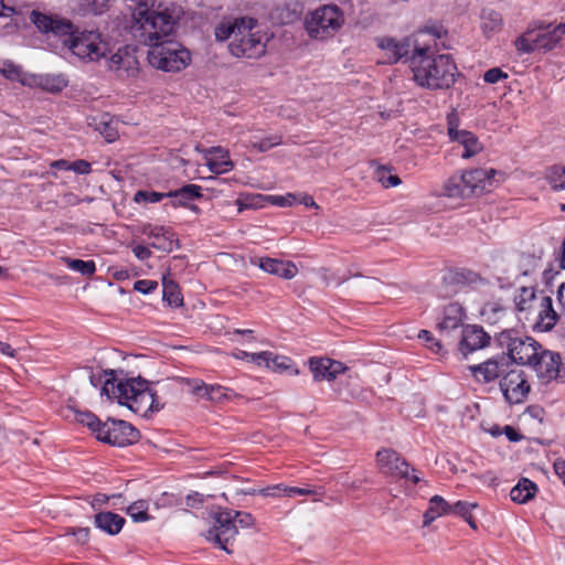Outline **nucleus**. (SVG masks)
Instances as JSON below:
<instances>
[{
    "label": "nucleus",
    "instance_id": "1",
    "mask_svg": "<svg viewBox=\"0 0 565 565\" xmlns=\"http://www.w3.org/2000/svg\"><path fill=\"white\" fill-rule=\"evenodd\" d=\"M89 382L94 387L100 386V395L118 404L127 406L141 416L159 412L164 404H160L156 392L149 382L141 376L117 379L114 370H105L103 374H90Z\"/></svg>",
    "mask_w": 565,
    "mask_h": 565
},
{
    "label": "nucleus",
    "instance_id": "2",
    "mask_svg": "<svg viewBox=\"0 0 565 565\" xmlns=\"http://www.w3.org/2000/svg\"><path fill=\"white\" fill-rule=\"evenodd\" d=\"M415 83L426 89L443 90L456 83L458 70L449 54H430V47L414 45L409 57Z\"/></svg>",
    "mask_w": 565,
    "mask_h": 565
},
{
    "label": "nucleus",
    "instance_id": "3",
    "mask_svg": "<svg viewBox=\"0 0 565 565\" xmlns=\"http://www.w3.org/2000/svg\"><path fill=\"white\" fill-rule=\"evenodd\" d=\"M174 28L171 14L145 9L135 14L130 31L136 41L153 49L154 44L170 38Z\"/></svg>",
    "mask_w": 565,
    "mask_h": 565
},
{
    "label": "nucleus",
    "instance_id": "4",
    "mask_svg": "<svg viewBox=\"0 0 565 565\" xmlns=\"http://www.w3.org/2000/svg\"><path fill=\"white\" fill-rule=\"evenodd\" d=\"M257 20L241 18V28H237L234 40H231L228 50L238 58H259L266 52V39L257 29Z\"/></svg>",
    "mask_w": 565,
    "mask_h": 565
},
{
    "label": "nucleus",
    "instance_id": "5",
    "mask_svg": "<svg viewBox=\"0 0 565 565\" xmlns=\"http://www.w3.org/2000/svg\"><path fill=\"white\" fill-rule=\"evenodd\" d=\"M495 341L501 348H507V358L515 365L530 366L534 362L536 354L542 349V344L529 335H523L514 329H505L495 335Z\"/></svg>",
    "mask_w": 565,
    "mask_h": 565
},
{
    "label": "nucleus",
    "instance_id": "6",
    "mask_svg": "<svg viewBox=\"0 0 565 565\" xmlns=\"http://www.w3.org/2000/svg\"><path fill=\"white\" fill-rule=\"evenodd\" d=\"M148 61L151 66L163 72H179L189 65L191 57L190 52L179 42L168 38L149 49Z\"/></svg>",
    "mask_w": 565,
    "mask_h": 565
},
{
    "label": "nucleus",
    "instance_id": "7",
    "mask_svg": "<svg viewBox=\"0 0 565 565\" xmlns=\"http://www.w3.org/2000/svg\"><path fill=\"white\" fill-rule=\"evenodd\" d=\"M343 23L341 10L335 4H323L305 19V28L313 39H326L334 34Z\"/></svg>",
    "mask_w": 565,
    "mask_h": 565
},
{
    "label": "nucleus",
    "instance_id": "8",
    "mask_svg": "<svg viewBox=\"0 0 565 565\" xmlns=\"http://www.w3.org/2000/svg\"><path fill=\"white\" fill-rule=\"evenodd\" d=\"M214 525L205 533V539L216 546L232 553L228 548V544L233 542L238 533L235 525V518L233 516V510L220 509L213 515Z\"/></svg>",
    "mask_w": 565,
    "mask_h": 565
},
{
    "label": "nucleus",
    "instance_id": "9",
    "mask_svg": "<svg viewBox=\"0 0 565 565\" xmlns=\"http://www.w3.org/2000/svg\"><path fill=\"white\" fill-rule=\"evenodd\" d=\"M97 439L111 446L126 447L138 443L140 433L126 420L108 418L98 430Z\"/></svg>",
    "mask_w": 565,
    "mask_h": 565
},
{
    "label": "nucleus",
    "instance_id": "10",
    "mask_svg": "<svg viewBox=\"0 0 565 565\" xmlns=\"http://www.w3.org/2000/svg\"><path fill=\"white\" fill-rule=\"evenodd\" d=\"M499 386L504 399L509 404L523 403L531 390L526 374L513 363L511 367H507L499 382Z\"/></svg>",
    "mask_w": 565,
    "mask_h": 565
},
{
    "label": "nucleus",
    "instance_id": "11",
    "mask_svg": "<svg viewBox=\"0 0 565 565\" xmlns=\"http://www.w3.org/2000/svg\"><path fill=\"white\" fill-rule=\"evenodd\" d=\"M71 52L82 60H98L104 53L99 43V34L93 31H83L75 33L71 40H63Z\"/></svg>",
    "mask_w": 565,
    "mask_h": 565
},
{
    "label": "nucleus",
    "instance_id": "12",
    "mask_svg": "<svg viewBox=\"0 0 565 565\" xmlns=\"http://www.w3.org/2000/svg\"><path fill=\"white\" fill-rule=\"evenodd\" d=\"M561 365L562 358L559 353L542 347L530 367L535 372L540 383L547 385L557 379Z\"/></svg>",
    "mask_w": 565,
    "mask_h": 565
},
{
    "label": "nucleus",
    "instance_id": "13",
    "mask_svg": "<svg viewBox=\"0 0 565 565\" xmlns=\"http://www.w3.org/2000/svg\"><path fill=\"white\" fill-rule=\"evenodd\" d=\"M376 459L380 468L385 473L409 479L414 484H417L420 481L416 473L409 475V463L395 450H379ZM412 471L415 472L416 470L413 468Z\"/></svg>",
    "mask_w": 565,
    "mask_h": 565
},
{
    "label": "nucleus",
    "instance_id": "14",
    "mask_svg": "<svg viewBox=\"0 0 565 565\" xmlns=\"http://www.w3.org/2000/svg\"><path fill=\"white\" fill-rule=\"evenodd\" d=\"M31 22L43 33H53L55 36L71 40L77 32V28L66 19L47 15L33 10L31 12Z\"/></svg>",
    "mask_w": 565,
    "mask_h": 565
},
{
    "label": "nucleus",
    "instance_id": "15",
    "mask_svg": "<svg viewBox=\"0 0 565 565\" xmlns=\"http://www.w3.org/2000/svg\"><path fill=\"white\" fill-rule=\"evenodd\" d=\"M512 362L504 354L493 359H489L483 363L471 365L469 369L477 380H482L484 383H490L495 379L503 376L507 367H511Z\"/></svg>",
    "mask_w": 565,
    "mask_h": 565
},
{
    "label": "nucleus",
    "instance_id": "16",
    "mask_svg": "<svg viewBox=\"0 0 565 565\" xmlns=\"http://www.w3.org/2000/svg\"><path fill=\"white\" fill-rule=\"evenodd\" d=\"M494 169H472L462 173L467 189L471 190L472 195H480L483 192H490L495 184Z\"/></svg>",
    "mask_w": 565,
    "mask_h": 565
},
{
    "label": "nucleus",
    "instance_id": "17",
    "mask_svg": "<svg viewBox=\"0 0 565 565\" xmlns=\"http://www.w3.org/2000/svg\"><path fill=\"white\" fill-rule=\"evenodd\" d=\"M142 234L152 239L151 247L163 253H171L179 247L175 233L169 227L148 224L143 226Z\"/></svg>",
    "mask_w": 565,
    "mask_h": 565
},
{
    "label": "nucleus",
    "instance_id": "18",
    "mask_svg": "<svg viewBox=\"0 0 565 565\" xmlns=\"http://www.w3.org/2000/svg\"><path fill=\"white\" fill-rule=\"evenodd\" d=\"M490 335L482 327L470 324L462 329V337L459 344V351L463 356L469 353L483 349L490 343Z\"/></svg>",
    "mask_w": 565,
    "mask_h": 565
},
{
    "label": "nucleus",
    "instance_id": "19",
    "mask_svg": "<svg viewBox=\"0 0 565 565\" xmlns=\"http://www.w3.org/2000/svg\"><path fill=\"white\" fill-rule=\"evenodd\" d=\"M480 280L479 274L467 268L449 270L443 278V282L447 288V296L457 294L462 287L475 285Z\"/></svg>",
    "mask_w": 565,
    "mask_h": 565
},
{
    "label": "nucleus",
    "instance_id": "20",
    "mask_svg": "<svg viewBox=\"0 0 565 565\" xmlns=\"http://www.w3.org/2000/svg\"><path fill=\"white\" fill-rule=\"evenodd\" d=\"M448 136L451 141L458 142V145L463 148V151L461 152V157L463 159H469L482 150V143L473 132L465 129H457L451 122H449L448 126Z\"/></svg>",
    "mask_w": 565,
    "mask_h": 565
},
{
    "label": "nucleus",
    "instance_id": "21",
    "mask_svg": "<svg viewBox=\"0 0 565 565\" xmlns=\"http://www.w3.org/2000/svg\"><path fill=\"white\" fill-rule=\"evenodd\" d=\"M536 313L533 329L542 332L550 331L554 328L558 320V315L553 308L552 298L550 296H541L540 303L534 311Z\"/></svg>",
    "mask_w": 565,
    "mask_h": 565
},
{
    "label": "nucleus",
    "instance_id": "22",
    "mask_svg": "<svg viewBox=\"0 0 565 565\" xmlns=\"http://www.w3.org/2000/svg\"><path fill=\"white\" fill-rule=\"evenodd\" d=\"M254 264L258 265L262 270L284 279H291L298 273L297 266L290 260L259 257Z\"/></svg>",
    "mask_w": 565,
    "mask_h": 565
},
{
    "label": "nucleus",
    "instance_id": "23",
    "mask_svg": "<svg viewBox=\"0 0 565 565\" xmlns=\"http://www.w3.org/2000/svg\"><path fill=\"white\" fill-rule=\"evenodd\" d=\"M110 70L115 71L121 78L137 76L139 72V63L135 55L120 50L110 58Z\"/></svg>",
    "mask_w": 565,
    "mask_h": 565
},
{
    "label": "nucleus",
    "instance_id": "24",
    "mask_svg": "<svg viewBox=\"0 0 565 565\" xmlns=\"http://www.w3.org/2000/svg\"><path fill=\"white\" fill-rule=\"evenodd\" d=\"M463 317V308L459 303L452 302L446 306L443 311L441 320L437 323L439 333L449 334L452 330L460 328Z\"/></svg>",
    "mask_w": 565,
    "mask_h": 565
},
{
    "label": "nucleus",
    "instance_id": "25",
    "mask_svg": "<svg viewBox=\"0 0 565 565\" xmlns=\"http://www.w3.org/2000/svg\"><path fill=\"white\" fill-rule=\"evenodd\" d=\"M537 29L539 33L535 34L537 46L546 51L554 49L559 43L563 35H565V23H559L553 28L551 24L545 26L541 24Z\"/></svg>",
    "mask_w": 565,
    "mask_h": 565
},
{
    "label": "nucleus",
    "instance_id": "26",
    "mask_svg": "<svg viewBox=\"0 0 565 565\" xmlns=\"http://www.w3.org/2000/svg\"><path fill=\"white\" fill-rule=\"evenodd\" d=\"M540 303V297H537L534 287H521L514 296V305L518 313H523L524 319H529V316L535 311Z\"/></svg>",
    "mask_w": 565,
    "mask_h": 565
},
{
    "label": "nucleus",
    "instance_id": "27",
    "mask_svg": "<svg viewBox=\"0 0 565 565\" xmlns=\"http://www.w3.org/2000/svg\"><path fill=\"white\" fill-rule=\"evenodd\" d=\"M125 523L124 516L111 511H102L94 516V525L108 535H117Z\"/></svg>",
    "mask_w": 565,
    "mask_h": 565
},
{
    "label": "nucleus",
    "instance_id": "28",
    "mask_svg": "<svg viewBox=\"0 0 565 565\" xmlns=\"http://www.w3.org/2000/svg\"><path fill=\"white\" fill-rule=\"evenodd\" d=\"M167 196L172 199L173 207H186L189 203L203 196L202 188L198 184H185L178 190L167 192Z\"/></svg>",
    "mask_w": 565,
    "mask_h": 565
},
{
    "label": "nucleus",
    "instance_id": "29",
    "mask_svg": "<svg viewBox=\"0 0 565 565\" xmlns=\"http://www.w3.org/2000/svg\"><path fill=\"white\" fill-rule=\"evenodd\" d=\"M110 8V0H75L73 12L79 17H97L106 13Z\"/></svg>",
    "mask_w": 565,
    "mask_h": 565
},
{
    "label": "nucleus",
    "instance_id": "30",
    "mask_svg": "<svg viewBox=\"0 0 565 565\" xmlns=\"http://www.w3.org/2000/svg\"><path fill=\"white\" fill-rule=\"evenodd\" d=\"M502 25L503 20L500 12L491 8L482 9L480 13V28L484 36L491 38L501 31Z\"/></svg>",
    "mask_w": 565,
    "mask_h": 565
},
{
    "label": "nucleus",
    "instance_id": "31",
    "mask_svg": "<svg viewBox=\"0 0 565 565\" xmlns=\"http://www.w3.org/2000/svg\"><path fill=\"white\" fill-rule=\"evenodd\" d=\"M537 486L527 478H521L519 482L511 489L510 498L513 502L523 504L535 497Z\"/></svg>",
    "mask_w": 565,
    "mask_h": 565
},
{
    "label": "nucleus",
    "instance_id": "32",
    "mask_svg": "<svg viewBox=\"0 0 565 565\" xmlns=\"http://www.w3.org/2000/svg\"><path fill=\"white\" fill-rule=\"evenodd\" d=\"M444 195L452 199L457 198H469L471 196V190L467 189L462 174L451 175L445 183L443 189Z\"/></svg>",
    "mask_w": 565,
    "mask_h": 565
},
{
    "label": "nucleus",
    "instance_id": "33",
    "mask_svg": "<svg viewBox=\"0 0 565 565\" xmlns=\"http://www.w3.org/2000/svg\"><path fill=\"white\" fill-rule=\"evenodd\" d=\"M451 504L448 503L443 497L434 495L429 500V508L424 513V523L427 525L436 518L441 515H450Z\"/></svg>",
    "mask_w": 565,
    "mask_h": 565
},
{
    "label": "nucleus",
    "instance_id": "34",
    "mask_svg": "<svg viewBox=\"0 0 565 565\" xmlns=\"http://www.w3.org/2000/svg\"><path fill=\"white\" fill-rule=\"evenodd\" d=\"M31 83L50 93H58L67 86V81L63 75L31 76Z\"/></svg>",
    "mask_w": 565,
    "mask_h": 565
},
{
    "label": "nucleus",
    "instance_id": "35",
    "mask_svg": "<svg viewBox=\"0 0 565 565\" xmlns=\"http://www.w3.org/2000/svg\"><path fill=\"white\" fill-rule=\"evenodd\" d=\"M212 153L218 154L216 158L209 159L207 167L211 172L221 174L228 172L233 169L234 164L228 159L227 151L223 150L221 147H213L211 149Z\"/></svg>",
    "mask_w": 565,
    "mask_h": 565
},
{
    "label": "nucleus",
    "instance_id": "36",
    "mask_svg": "<svg viewBox=\"0 0 565 565\" xmlns=\"http://www.w3.org/2000/svg\"><path fill=\"white\" fill-rule=\"evenodd\" d=\"M477 508L478 504L476 502L459 500L456 503L451 504L450 514L462 518L470 525L471 529L477 530L478 524L472 515V511Z\"/></svg>",
    "mask_w": 565,
    "mask_h": 565
},
{
    "label": "nucleus",
    "instance_id": "37",
    "mask_svg": "<svg viewBox=\"0 0 565 565\" xmlns=\"http://www.w3.org/2000/svg\"><path fill=\"white\" fill-rule=\"evenodd\" d=\"M308 364L315 381H330V375H332L329 370L331 359L313 356L309 359Z\"/></svg>",
    "mask_w": 565,
    "mask_h": 565
},
{
    "label": "nucleus",
    "instance_id": "38",
    "mask_svg": "<svg viewBox=\"0 0 565 565\" xmlns=\"http://www.w3.org/2000/svg\"><path fill=\"white\" fill-rule=\"evenodd\" d=\"M0 73L9 81H15L21 83L22 85L31 86V77H29L21 66L14 64L11 61H4L2 67L0 68Z\"/></svg>",
    "mask_w": 565,
    "mask_h": 565
},
{
    "label": "nucleus",
    "instance_id": "39",
    "mask_svg": "<svg viewBox=\"0 0 565 565\" xmlns=\"http://www.w3.org/2000/svg\"><path fill=\"white\" fill-rule=\"evenodd\" d=\"M163 300L172 307H180L183 303L182 295L178 285L171 280L163 278Z\"/></svg>",
    "mask_w": 565,
    "mask_h": 565
},
{
    "label": "nucleus",
    "instance_id": "40",
    "mask_svg": "<svg viewBox=\"0 0 565 565\" xmlns=\"http://www.w3.org/2000/svg\"><path fill=\"white\" fill-rule=\"evenodd\" d=\"M514 45L520 53H532L535 50H539L534 29H529L524 34L519 36L515 40Z\"/></svg>",
    "mask_w": 565,
    "mask_h": 565
},
{
    "label": "nucleus",
    "instance_id": "41",
    "mask_svg": "<svg viewBox=\"0 0 565 565\" xmlns=\"http://www.w3.org/2000/svg\"><path fill=\"white\" fill-rule=\"evenodd\" d=\"M64 263L66 266L83 276H93L96 271V265L94 260H82V259H74V258H65Z\"/></svg>",
    "mask_w": 565,
    "mask_h": 565
},
{
    "label": "nucleus",
    "instance_id": "42",
    "mask_svg": "<svg viewBox=\"0 0 565 565\" xmlns=\"http://www.w3.org/2000/svg\"><path fill=\"white\" fill-rule=\"evenodd\" d=\"M547 182L554 190H565V167L555 164L547 170Z\"/></svg>",
    "mask_w": 565,
    "mask_h": 565
},
{
    "label": "nucleus",
    "instance_id": "43",
    "mask_svg": "<svg viewBox=\"0 0 565 565\" xmlns=\"http://www.w3.org/2000/svg\"><path fill=\"white\" fill-rule=\"evenodd\" d=\"M75 419L77 423L87 426L96 438H98V430L102 429L104 422H100L95 414L92 412H78L75 415Z\"/></svg>",
    "mask_w": 565,
    "mask_h": 565
},
{
    "label": "nucleus",
    "instance_id": "44",
    "mask_svg": "<svg viewBox=\"0 0 565 565\" xmlns=\"http://www.w3.org/2000/svg\"><path fill=\"white\" fill-rule=\"evenodd\" d=\"M127 514L135 522H145L150 519V515L148 513V503L145 500H138L134 503H131L127 508Z\"/></svg>",
    "mask_w": 565,
    "mask_h": 565
},
{
    "label": "nucleus",
    "instance_id": "45",
    "mask_svg": "<svg viewBox=\"0 0 565 565\" xmlns=\"http://www.w3.org/2000/svg\"><path fill=\"white\" fill-rule=\"evenodd\" d=\"M377 181L384 186V188H393L401 184L402 180L398 175L392 174L391 170L385 167H380L375 172Z\"/></svg>",
    "mask_w": 565,
    "mask_h": 565
},
{
    "label": "nucleus",
    "instance_id": "46",
    "mask_svg": "<svg viewBox=\"0 0 565 565\" xmlns=\"http://www.w3.org/2000/svg\"><path fill=\"white\" fill-rule=\"evenodd\" d=\"M249 142L254 149H257L259 152H265L274 148L275 146L280 145L281 137L276 135L268 136L263 139H257L256 137H254Z\"/></svg>",
    "mask_w": 565,
    "mask_h": 565
},
{
    "label": "nucleus",
    "instance_id": "47",
    "mask_svg": "<svg viewBox=\"0 0 565 565\" xmlns=\"http://www.w3.org/2000/svg\"><path fill=\"white\" fill-rule=\"evenodd\" d=\"M164 198H168L167 193L139 190L134 195V202H136L138 204H140V203H157V202H160Z\"/></svg>",
    "mask_w": 565,
    "mask_h": 565
},
{
    "label": "nucleus",
    "instance_id": "48",
    "mask_svg": "<svg viewBox=\"0 0 565 565\" xmlns=\"http://www.w3.org/2000/svg\"><path fill=\"white\" fill-rule=\"evenodd\" d=\"M412 43L408 38L403 39L402 41H397L396 49L394 51V55L390 56V63H397L403 58H407L411 53Z\"/></svg>",
    "mask_w": 565,
    "mask_h": 565
},
{
    "label": "nucleus",
    "instance_id": "49",
    "mask_svg": "<svg viewBox=\"0 0 565 565\" xmlns=\"http://www.w3.org/2000/svg\"><path fill=\"white\" fill-rule=\"evenodd\" d=\"M95 129L106 139L107 142H113L118 137V131L111 121L103 119L96 124Z\"/></svg>",
    "mask_w": 565,
    "mask_h": 565
},
{
    "label": "nucleus",
    "instance_id": "50",
    "mask_svg": "<svg viewBox=\"0 0 565 565\" xmlns=\"http://www.w3.org/2000/svg\"><path fill=\"white\" fill-rule=\"evenodd\" d=\"M237 28H241V19L235 20V22L231 25L221 24L215 29V36L220 41L225 40H234V35H236Z\"/></svg>",
    "mask_w": 565,
    "mask_h": 565
},
{
    "label": "nucleus",
    "instance_id": "51",
    "mask_svg": "<svg viewBox=\"0 0 565 565\" xmlns=\"http://www.w3.org/2000/svg\"><path fill=\"white\" fill-rule=\"evenodd\" d=\"M418 339L423 340L428 349H430L434 353L438 354L443 350V345L439 340L435 339L433 333L428 330H420L418 333Z\"/></svg>",
    "mask_w": 565,
    "mask_h": 565
},
{
    "label": "nucleus",
    "instance_id": "52",
    "mask_svg": "<svg viewBox=\"0 0 565 565\" xmlns=\"http://www.w3.org/2000/svg\"><path fill=\"white\" fill-rule=\"evenodd\" d=\"M230 388H226L218 384H210L207 391V401L212 402H222L223 399L228 398Z\"/></svg>",
    "mask_w": 565,
    "mask_h": 565
},
{
    "label": "nucleus",
    "instance_id": "53",
    "mask_svg": "<svg viewBox=\"0 0 565 565\" xmlns=\"http://www.w3.org/2000/svg\"><path fill=\"white\" fill-rule=\"evenodd\" d=\"M260 199H262L260 195L238 198L236 200V205H237L238 212H243L244 210H247V209L258 207Z\"/></svg>",
    "mask_w": 565,
    "mask_h": 565
},
{
    "label": "nucleus",
    "instance_id": "54",
    "mask_svg": "<svg viewBox=\"0 0 565 565\" xmlns=\"http://www.w3.org/2000/svg\"><path fill=\"white\" fill-rule=\"evenodd\" d=\"M233 516L235 518V525L241 527H250L254 525V516L248 512L233 510Z\"/></svg>",
    "mask_w": 565,
    "mask_h": 565
},
{
    "label": "nucleus",
    "instance_id": "55",
    "mask_svg": "<svg viewBox=\"0 0 565 565\" xmlns=\"http://www.w3.org/2000/svg\"><path fill=\"white\" fill-rule=\"evenodd\" d=\"M157 288H158V282L154 280H150V279L137 280L134 284V289L143 295H149V294L153 292Z\"/></svg>",
    "mask_w": 565,
    "mask_h": 565
},
{
    "label": "nucleus",
    "instance_id": "56",
    "mask_svg": "<svg viewBox=\"0 0 565 565\" xmlns=\"http://www.w3.org/2000/svg\"><path fill=\"white\" fill-rule=\"evenodd\" d=\"M268 367L273 369L274 371L289 370L291 367V360L286 356L275 355L273 353L271 360H270V366H268Z\"/></svg>",
    "mask_w": 565,
    "mask_h": 565
},
{
    "label": "nucleus",
    "instance_id": "57",
    "mask_svg": "<svg viewBox=\"0 0 565 565\" xmlns=\"http://www.w3.org/2000/svg\"><path fill=\"white\" fill-rule=\"evenodd\" d=\"M505 78H508V74L504 73L499 67L490 68L483 75V79L488 84H495V83L500 82L501 79H505Z\"/></svg>",
    "mask_w": 565,
    "mask_h": 565
},
{
    "label": "nucleus",
    "instance_id": "58",
    "mask_svg": "<svg viewBox=\"0 0 565 565\" xmlns=\"http://www.w3.org/2000/svg\"><path fill=\"white\" fill-rule=\"evenodd\" d=\"M189 383L191 385V393L193 395L205 399L207 398V391L210 384H206L201 380H189Z\"/></svg>",
    "mask_w": 565,
    "mask_h": 565
},
{
    "label": "nucleus",
    "instance_id": "59",
    "mask_svg": "<svg viewBox=\"0 0 565 565\" xmlns=\"http://www.w3.org/2000/svg\"><path fill=\"white\" fill-rule=\"evenodd\" d=\"M396 43H397V41L395 39L388 38V36H385V38H382L379 40L377 45L380 49H382L383 51L386 52L388 63H390V56L394 55V51L396 49Z\"/></svg>",
    "mask_w": 565,
    "mask_h": 565
},
{
    "label": "nucleus",
    "instance_id": "60",
    "mask_svg": "<svg viewBox=\"0 0 565 565\" xmlns=\"http://www.w3.org/2000/svg\"><path fill=\"white\" fill-rule=\"evenodd\" d=\"M271 355H273V352H268V351L252 353L249 362H253L257 365L270 366Z\"/></svg>",
    "mask_w": 565,
    "mask_h": 565
},
{
    "label": "nucleus",
    "instance_id": "61",
    "mask_svg": "<svg viewBox=\"0 0 565 565\" xmlns=\"http://www.w3.org/2000/svg\"><path fill=\"white\" fill-rule=\"evenodd\" d=\"M316 491L311 488H299V487H284V497H295V495H309L313 494Z\"/></svg>",
    "mask_w": 565,
    "mask_h": 565
},
{
    "label": "nucleus",
    "instance_id": "62",
    "mask_svg": "<svg viewBox=\"0 0 565 565\" xmlns=\"http://www.w3.org/2000/svg\"><path fill=\"white\" fill-rule=\"evenodd\" d=\"M71 171L77 174H89L92 172V166L88 161L78 159L72 162Z\"/></svg>",
    "mask_w": 565,
    "mask_h": 565
},
{
    "label": "nucleus",
    "instance_id": "63",
    "mask_svg": "<svg viewBox=\"0 0 565 565\" xmlns=\"http://www.w3.org/2000/svg\"><path fill=\"white\" fill-rule=\"evenodd\" d=\"M259 493L263 497H280V495H284V487H282V484L266 487V488L260 489Z\"/></svg>",
    "mask_w": 565,
    "mask_h": 565
},
{
    "label": "nucleus",
    "instance_id": "64",
    "mask_svg": "<svg viewBox=\"0 0 565 565\" xmlns=\"http://www.w3.org/2000/svg\"><path fill=\"white\" fill-rule=\"evenodd\" d=\"M132 253L139 260H147L151 257V250L145 245H136L132 247Z\"/></svg>",
    "mask_w": 565,
    "mask_h": 565
}]
</instances>
